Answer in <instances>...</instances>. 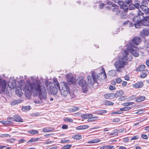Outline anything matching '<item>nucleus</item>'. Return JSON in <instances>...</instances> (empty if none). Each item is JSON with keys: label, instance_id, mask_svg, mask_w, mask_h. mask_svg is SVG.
Masks as SVG:
<instances>
[{"label": "nucleus", "instance_id": "obj_55", "mask_svg": "<svg viewBox=\"0 0 149 149\" xmlns=\"http://www.w3.org/2000/svg\"><path fill=\"white\" fill-rule=\"evenodd\" d=\"M141 137L145 139H148V136L145 134H142L141 135Z\"/></svg>", "mask_w": 149, "mask_h": 149}, {"label": "nucleus", "instance_id": "obj_64", "mask_svg": "<svg viewBox=\"0 0 149 149\" xmlns=\"http://www.w3.org/2000/svg\"><path fill=\"white\" fill-rule=\"evenodd\" d=\"M130 21L129 20H127V21H125L123 23V25H125L127 24L128 25L129 23H130Z\"/></svg>", "mask_w": 149, "mask_h": 149}, {"label": "nucleus", "instance_id": "obj_27", "mask_svg": "<svg viewBox=\"0 0 149 149\" xmlns=\"http://www.w3.org/2000/svg\"><path fill=\"white\" fill-rule=\"evenodd\" d=\"M61 94L64 97H66L70 93V91H61Z\"/></svg>", "mask_w": 149, "mask_h": 149}, {"label": "nucleus", "instance_id": "obj_11", "mask_svg": "<svg viewBox=\"0 0 149 149\" xmlns=\"http://www.w3.org/2000/svg\"><path fill=\"white\" fill-rule=\"evenodd\" d=\"M143 85V83L141 81L138 82L133 85V87L136 88H138L142 87Z\"/></svg>", "mask_w": 149, "mask_h": 149}, {"label": "nucleus", "instance_id": "obj_22", "mask_svg": "<svg viewBox=\"0 0 149 149\" xmlns=\"http://www.w3.org/2000/svg\"><path fill=\"white\" fill-rule=\"evenodd\" d=\"M89 127V126L86 125H85L78 126L77 127L76 129L78 130H84L87 129Z\"/></svg>", "mask_w": 149, "mask_h": 149}, {"label": "nucleus", "instance_id": "obj_7", "mask_svg": "<svg viewBox=\"0 0 149 149\" xmlns=\"http://www.w3.org/2000/svg\"><path fill=\"white\" fill-rule=\"evenodd\" d=\"M118 3L119 5L120 6V8L121 9L123 8L124 12H127L128 10V6L127 5L125 2L119 0L118 1Z\"/></svg>", "mask_w": 149, "mask_h": 149}, {"label": "nucleus", "instance_id": "obj_45", "mask_svg": "<svg viewBox=\"0 0 149 149\" xmlns=\"http://www.w3.org/2000/svg\"><path fill=\"white\" fill-rule=\"evenodd\" d=\"M0 123L3 124H10V123H11L12 122L11 121H4L3 120H1L0 121Z\"/></svg>", "mask_w": 149, "mask_h": 149}, {"label": "nucleus", "instance_id": "obj_33", "mask_svg": "<svg viewBox=\"0 0 149 149\" xmlns=\"http://www.w3.org/2000/svg\"><path fill=\"white\" fill-rule=\"evenodd\" d=\"M72 138L76 140H79L81 139L82 137L81 135L79 134H76L74 135Z\"/></svg>", "mask_w": 149, "mask_h": 149}, {"label": "nucleus", "instance_id": "obj_10", "mask_svg": "<svg viewBox=\"0 0 149 149\" xmlns=\"http://www.w3.org/2000/svg\"><path fill=\"white\" fill-rule=\"evenodd\" d=\"M141 38L139 37H135L133 39L132 41L130 43H132V45H133L134 44L136 45H138L141 42Z\"/></svg>", "mask_w": 149, "mask_h": 149}, {"label": "nucleus", "instance_id": "obj_21", "mask_svg": "<svg viewBox=\"0 0 149 149\" xmlns=\"http://www.w3.org/2000/svg\"><path fill=\"white\" fill-rule=\"evenodd\" d=\"M14 117L15 118V121L18 122H23L22 119L18 115H15Z\"/></svg>", "mask_w": 149, "mask_h": 149}, {"label": "nucleus", "instance_id": "obj_24", "mask_svg": "<svg viewBox=\"0 0 149 149\" xmlns=\"http://www.w3.org/2000/svg\"><path fill=\"white\" fill-rule=\"evenodd\" d=\"M144 18L145 20V21L143 22L144 25H148L149 27V16H147Z\"/></svg>", "mask_w": 149, "mask_h": 149}, {"label": "nucleus", "instance_id": "obj_62", "mask_svg": "<svg viewBox=\"0 0 149 149\" xmlns=\"http://www.w3.org/2000/svg\"><path fill=\"white\" fill-rule=\"evenodd\" d=\"M127 82L126 81H124L123 82L122 84L123 86L125 87L127 85Z\"/></svg>", "mask_w": 149, "mask_h": 149}, {"label": "nucleus", "instance_id": "obj_54", "mask_svg": "<svg viewBox=\"0 0 149 149\" xmlns=\"http://www.w3.org/2000/svg\"><path fill=\"white\" fill-rule=\"evenodd\" d=\"M26 141L24 139H22L18 141L19 143H21Z\"/></svg>", "mask_w": 149, "mask_h": 149}, {"label": "nucleus", "instance_id": "obj_23", "mask_svg": "<svg viewBox=\"0 0 149 149\" xmlns=\"http://www.w3.org/2000/svg\"><path fill=\"white\" fill-rule=\"evenodd\" d=\"M145 66L144 65H141L140 66L138 67L136 69V71H141L143 70L145 68Z\"/></svg>", "mask_w": 149, "mask_h": 149}, {"label": "nucleus", "instance_id": "obj_5", "mask_svg": "<svg viewBox=\"0 0 149 149\" xmlns=\"http://www.w3.org/2000/svg\"><path fill=\"white\" fill-rule=\"evenodd\" d=\"M7 85V82L6 80L3 79L0 75V92L5 91Z\"/></svg>", "mask_w": 149, "mask_h": 149}, {"label": "nucleus", "instance_id": "obj_19", "mask_svg": "<svg viewBox=\"0 0 149 149\" xmlns=\"http://www.w3.org/2000/svg\"><path fill=\"white\" fill-rule=\"evenodd\" d=\"M54 130L53 128L51 127H46L44 128L42 130V132H47L53 131Z\"/></svg>", "mask_w": 149, "mask_h": 149}, {"label": "nucleus", "instance_id": "obj_1", "mask_svg": "<svg viewBox=\"0 0 149 149\" xmlns=\"http://www.w3.org/2000/svg\"><path fill=\"white\" fill-rule=\"evenodd\" d=\"M132 44V43H129L127 45L126 49L124 50L123 53V56L117 60L114 63V66L119 72H121L122 68H124L127 64L128 61H131L132 58L131 56H129V51L132 55L135 57H138L139 55L138 49L133 45Z\"/></svg>", "mask_w": 149, "mask_h": 149}, {"label": "nucleus", "instance_id": "obj_46", "mask_svg": "<svg viewBox=\"0 0 149 149\" xmlns=\"http://www.w3.org/2000/svg\"><path fill=\"white\" fill-rule=\"evenodd\" d=\"M34 102L36 104H40L43 102V101L42 100H41L40 99L39 100L35 99L34 100Z\"/></svg>", "mask_w": 149, "mask_h": 149}, {"label": "nucleus", "instance_id": "obj_41", "mask_svg": "<svg viewBox=\"0 0 149 149\" xmlns=\"http://www.w3.org/2000/svg\"><path fill=\"white\" fill-rule=\"evenodd\" d=\"M71 145H67L63 146L61 149H69L71 147Z\"/></svg>", "mask_w": 149, "mask_h": 149}, {"label": "nucleus", "instance_id": "obj_18", "mask_svg": "<svg viewBox=\"0 0 149 149\" xmlns=\"http://www.w3.org/2000/svg\"><path fill=\"white\" fill-rule=\"evenodd\" d=\"M86 81L83 79H81L78 81V84L81 87L85 86L86 85Z\"/></svg>", "mask_w": 149, "mask_h": 149}, {"label": "nucleus", "instance_id": "obj_6", "mask_svg": "<svg viewBox=\"0 0 149 149\" xmlns=\"http://www.w3.org/2000/svg\"><path fill=\"white\" fill-rule=\"evenodd\" d=\"M96 78L97 80H98L100 81L105 80L107 78V75L104 70L103 72H101L97 74Z\"/></svg>", "mask_w": 149, "mask_h": 149}, {"label": "nucleus", "instance_id": "obj_32", "mask_svg": "<svg viewBox=\"0 0 149 149\" xmlns=\"http://www.w3.org/2000/svg\"><path fill=\"white\" fill-rule=\"evenodd\" d=\"M122 12L120 10H118V11H116V14L118 15H121V18H124L123 17V16H125L126 15V14L125 13L122 14Z\"/></svg>", "mask_w": 149, "mask_h": 149}, {"label": "nucleus", "instance_id": "obj_25", "mask_svg": "<svg viewBox=\"0 0 149 149\" xmlns=\"http://www.w3.org/2000/svg\"><path fill=\"white\" fill-rule=\"evenodd\" d=\"M58 89L57 88L53 87L52 88L50 89V91L52 94L55 95L57 93Z\"/></svg>", "mask_w": 149, "mask_h": 149}, {"label": "nucleus", "instance_id": "obj_9", "mask_svg": "<svg viewBox=\"0 0 149 149\" xmlns=\"http://www.w3.org/2000/svg\"><path fill=\"white\" fill-rule=\"evenodd\" d=\"M60 91H70V88L68 86V84L66 83H63L61 84L60 88L59 90Z\"/></svg>", "mask_w": 149, "mask_h": 149}, {"label": "nucleus", "instance_id": "obj_31", "mask_svg": "<svg viewBox=\"0 0 149 149\" xmlns=\"http://www.w3.org/2000/svg\"><path fill=\"white\" fill-rule=\"evenodd\" d=\"M106 112L107 111L106 110H103L98 111L97 112L95 113L97 114L102 115L103 114L106 113Z\"/></svg>", "mask_w": 149, "mask_h": 149}, {"label": "nucleus", "instance_id": "obj_50", "mask_svg": "<svg viewBox=\"0 0 149 149\" xmlns=\"http://www.w3.org/2000/svg\"><path fill=\"white\" fill-rule=\"evenodd\" d=\"M139 138V136L138 135L134 136L131 138V140H135L138 139Z\"/></svg>", "mask_w": 149, "mask_h": 149}, {"label": "nucleus", "instance_id": "obj_51", "mask_svg": "<svg viewBox=\"0 0 149 149\" xmlns=\"http://www.w3.org/2000/svg\"><path fill=\"white\" fill-rule=\"evenodd\" d=\"M147 76V74L146 73L144 72L142 73L140 75V77L141 78H144Z\"/></svg>", "mask_w": 149, "mask_h": 149}, {"label": "nucleus", "instance_id": "obj_59", "mask_svg": "<svg viewBox=\"0 0 149 149\" xmlns=\"http://www.w3.org/2000/svg\"><path fill=\"white\" fill-rule=\"evenodd\" d=\"M109 89L111 90H115L116 88L112 85H111L109 87Z\"/></svg>", "mask_w": 149, "mask_h": 149}, {"label": "nucleus", "instance_id": "obj_2", "mask_svg": "<svg viewBox=\"0 0 149 149\" xmlns=\"http://www.w3.org/2000/svg\"><path fill=\"white\" fill-rule=\"evenodd\" d=\"M40 83V80H37L33 82V84L30 83L26 85L24 87L23 90L25 93L28 94H31L32 90H33L36 91L39 90V85Z\"/></svg>", "mask_w": 149, "mask_h": 149}, {"label": "nucleus", "instance_id": "obj_20", "mask_svg": "<svg viewBox=\"0 0 149 149\" xmlns=\"http://www.w3.org/2000/svg\"><path fill=\"white\" fill-rule=\"evenodd\" d=\"M113 93H108L104 95V96L106 99H111L114 97Z\"/></svg>", "mask_w": 149, "mask_h": 149}, {"label": "nucleus", "instance_id": "obj_17", "mask_svg": "<svg viewBox=\"0 0 149 149\" xmlns=\"http://www.w3.org/2000/svg\"><path fill=\"white\" fill-rule=\"evenodd\" d=\"M116 71L118 72L116 68V70H111L109 71L108 73V74L112 77H115L116 74Z\"/></svg>", "mask_w": 149, "mask_h": 149}, {"label": "nucleus", "instance_id": "obj_52", "mask_svg": "<svg viewBox=\"0 0 149 149\" xmlns=\"http://www.w3.org/2000/svg\"><path fill=\"white\" fill-rule=\"evenodd\" d=\"M118 134V133L117 132H114L112 133H110L109 134L110 135H113L114 136H117Z\"/></svg>", "mask_w": 149, "mask_h": 149}, {"label": "nucleus", "instance_id": "obj_13", "mask_svg": "<svg viewBox=\"0 0 149 149\" xmlns=\"http://www.w3.org/2000/svg\"><path fill=\"white\" fill-rule=\"evenodd\" d=\"M140 8L146 14H149V8L146 6L141 5V6H140Z\"/></svg>", "mask_w": 149, "mask_h": 149}, {"label": "nucleus", "instance_id": "obj_16", "mask_svg": "<svg viewBox=\"0 0 149 149\" xmlns=\"http://www.w3.org/2000/svg\"><path fill=\"white\" fill-rule=\"evenodd\" d=\"M123 91L121 90L117 91L115 93H113L114 94V97H120L121 95L123 94Z\"/></svg>", "mask_w": 149, "mask_h": 149}, {"label": "nucleus", "instance_id": "obj_61", "mask_svg": "<svg viewBox=\"0 0 149 149\" xmlns=\"http://www.w3.org/2000/svg\"><path fill=\"white\" fill-rule=\"evenodd\" d=\"M116 82L120 83L122 82V80L120 78H118L116 79Z\"/></svg>", "mask_w": 149, "mask_h": 149}, {"label": "nucleus", "instance_id": "obj_60", "mask_svg": "<svg viewBox=\"0 0 149 149\" xmlns=\"http://www.w3.org/2000/svg\"><path fill=\"white\" fill-rule=\"evenodd\" d=\"M17 104H18V103L17 102L16 100H14L11 102V104L12 105H14Z\"/></svg>", "mask_w": 149, "mask_h": 149}, {"label": "nucleus", "instance_id": "obj_53", "mask_svg": "<svg viewBox=\"0 0 149 149\" xmlns=\"http://www.w3.org/2000/svg\"><path fill=\"white\" fill-rule=\"evenodd\" d=\"M120 121V120L118 118H114L112 121L113 122L118 123Z\"/></svg>", "mask_w": 149, "mask_h": 149}, {"label": "nucleus", "instance_id": "obj_42", "mask_svg": "<svg viewBox=\"0 0 149 149\" xmlns=\"http://www.w3.org/2000/svg\"><path fill=\"white\" fill-rule=\"evenodd\" d=\"M134 103L133 102H127L126 103H124L123 104V105L124 106H128L129 105H131L133 104Z\"/></svg>", "mask_w": 149, "mask_h": 149}, {"label": "nucleus", "instance_id": "obj_58", "mask_svg": "<svg viewBox=\"0 0 149 149\" xmlns=\"http://www.w3.org/2000/svg\"><path fill=\"white\" fill-rule=\"evenodd\" d=\"M62 128L63 129H68V127L67 125H63L62 126Z\"/></svg>", "mask_w": 149, "mask_h": 149}, {"label": "nucleus", "instance_id": "obj_15", "mask_svg": "<svg viewBox=\"0 0 149 149\" xmlns=\"http://www.w3.org/2000/svg\"><path fill=\"white\" fill-rule=\"evenodd\" d=\"M141 17L137 15L134 16L133 19V20L135 23H140L141 21L142 20Z\"/></svg>", "mask_w": 149, "mask_h": 149}, {"label": "nucleus", "instance_id": "obj_12", "mask_svg": "<svg viewBox=\"0 0 149 149\" xmlns=\"http://www.w3.org/2000/svg\"><path fill=\"white\" fill-rule=\"evenodd\" d=\"M140 36L141 37H144L145 36L149 35V31L146 29H143L140 32Z\"/></svg>", "mask_w": 149, "mask_h": 149}, {"label": "nucleus", "instance_id": "obj_38", "mask_svg": "<svg viewBox=\"0 0 149 149\" xmlns=\"http://www.w3.org/2000/svg\"><path fill=\"white\" fill-rule=\"evenodd\" d=\"M30 106H24L22 108V110L23 111H27L30 110Z\"/></svg>", "mask_w": 149, "mask_h": 149}, {"label": "nucleus", "instance_id": "obj_49", "mask_svg": "<svg viewBox=\"0 0 149 149\" xmlns=\"http://www.w3.org/2000/svg\"><path fill=\"white\" fill-rule=\"evenodd\" d=\"M54 84L55 86L54 87H56V88H57V89L60 90L61 88V86H60L58 82L55 83Z\"/></svg>", "mask_w": 149, "mask_h": 149}, {"label": "nucleus", "instance_id": "obj_37", "mask_svg": "<svg viewBox=\"0 0 149 149\" xmlns=\"http://www.w3.org/2000/svg\"><path fill=\"white\" fill-rule=\"evenodd\" d=\"M90 116H92V114L91 113L83 114L82 115V118L84 119L88 118Z\"/></svg>", "mask_w": 149, "mask_h": 149}, {"label": "nucleus", "instance_id": "obj_43", "mask_svg": "<svg viewBox=\"0 0 149 149\" xmlns=\"http://www.w3.org/2000/svg\"><path fill=\"white\" fill-rule=\"evenodd\" d=\"M113 103L111 102L108 100H107L105 101V104L107 105H112L113 104Z\"/></svg>", "mask_w": 149, "mask_h": 149}, {"label": "nucleus", "instance_id": "obj_36", "mask_svg": "<svg viewBox=\"0 0 149 149\" xmlns=\"http://www.w3.org/2000/svg\"><path fill=\"white\" fill-rule=\"evenodd\" d=\"M143 14L139 10V12L138 13V14L137 16H139L140 17L141 16L142 17V18H141L143 20V21L145 22V20L144 19V18L145 17H144V16H143Z\"/></svg>", "mask_w": 149, "mask_h": 149}, {"label": "nucleus", "instance_id": "obj_47", "mask_svg": "<svg viewBox=\"0 0 149 149\" xmlns=\"http://www.w3.org/2000/svg\"><path fill=\"white\" fill-rule=\"evenodd\" d=\"M79 109V108L77 107H74L72 108V112L76 111Z\"/></svg>", "mask_w": 149, "mask_h": 149}, {"label": "nucleus", "instance_id": "obj_56", "mask_svg": "<svg viewBox=\"0 0 149 149\" xmlns=\"http://www.w3.org/2000/svg\"><path fill=\"white\" fill-rule=\"evenodd\" d=\"M134 24L136 28H139L140 26V23H134Z\"/></svg>", "mask_w": 149, "mask_h": 149}, {"label": "nucleus", "instance_id": "obj_8", "mask_svg": "<svg viewBox=\"0 0 149 149\" xmlns=\"http://www.w3.org/2000/svg\"><path fill=\"white\" fill-rule=\"evenodd\" d=\"M67 80L69 83L73 84L75 82L76 79L74 78L72 74H67Z\"/></svg>", "mask_w": 149, "mask_h": 149}, {"label": "nucleus", "instance_id": "obj_29", "mask_svg": "<svg viewBox=\"0 0 149 149\" xmlns=\"http://www.w3.org/2000/svg\"><path fill=\"white\" fill-rule=\"evenodd\" d=\"M145 97L144 96H140L136 100V101L137 102H140L143 101L145 100Z\"/></svg>", "mask_w": 149, "mask_h": 149}, {"label": "nucleus", "instance_id": "obj_26", "mask_svg": "<svg viewBox=\"0 0 149 149\" xmlns=\"http://www.w3.org/2000/svg\"><path fill=\"white\" fill-rule=\"evenodd\" d=\"M100 140L98 139H95L93 140L88 141L87 143H96L100 142Z\"/></svg>", "mask_w": 149, "mask_h": 149}, {"label": "nucleus", "instance_id": "obj_28", "mask_svg": "<svg viewBox=\"0 0 149 149\" xmlns=\"http://www.w3.org/2000/svg\"><path fill=\"white\" fill-rule=\"evenodd\" d=\"M38 139H39L38 138L31 139L28 141L27 143L29 144V143H32L36 142L38 141Z\"/></svg>", "mask_w": 149, "mask_h": 149}, {"label": "nucleus", "instance_id": "obj_63", "mask_svg": "<svg viewBox=\"0 0 149 149\" xmlns=\"http://www.w3.org/2000/svg\"><path fill=\"white\" fill-rule=\"evenodd\" d=\"M69 93L72 98H74L75 97V95L73 93L70 92Z\"/></svg>", "mask_w": 149, "mask_h": 149}, {"label": "nucleus", "instance_id": "obj_30", "mask_svg": "<svg viewBox=\"0 0 149 149\" xmlns=\"http://www.w3.org/2000/svg\"><path fill=\"white\" fill-rule=\"evenodd\" d=\"M111 7H114V8L112 9V11L113 12H115L118 10V6L115 4H113L112 5Z\"/></svg>", "mask_w": 149, "mask_h": 149}, {"label": "nucleus", "instance_id": "obj_34", "mask_svg": "<svg viewBox=\"0 0 149 149\" xmlns=\"http://www.w3.org/2000/svg\"><path fill=\"white\" fill-rule=\"evenodd\" d=\"M28 132L31 134H35L38 133V132L36 130H31L29 131Z\"/></svg>", "mask_w": 149, "mask_h": 149}, {"label": "nucleus", "instance_id": "obj_40", "mask_svg": "<svg viewBox=\"0 0 149 149\" xmlns=\"http://www.w3.org/2000/svg\"><path fill=\"white\" fill-rule=\"evenodd\" d=\"M64 120L65 121L69 122H73V120L72 119L69 118H66L64 119Z\"/></svg>", "mask_w": 149, "mask_h": 149}, {"label": "nucleus", "instance_id": "obj_14", "mask_svg": "<svg viewBox=\"0 0 149 149\" xmlns=\"http://www.w3.org/2000/svg\"><path fill=\"white\" fill-rule=\"evenodd\" d=\"M99 117L97 116H93V115L92 114V116H89L87 121L88 122H91L95 121L96 120H99Z\"/></svg>", "mask_w": 149, "mask_h": 149}, {"label": "nucleus", "instance_id": "obj_44", "mask_svg": "<svg viewBox=\"0 0 149 149\" xmlns=\"http://www.w3.org/2000/svg\"><path fill=\"white\" fill-rule=\"evenodd\" d=\"M21 91V90H19L17 88H16L15 90V93L18 96H21V93L20 92Z\"/></svg>", "mask_w": 149, "mask_h": 149}, {"label": "nucleus", "instance_id": "obj_4", "mask_svg": "<svg viewBox=\"0 0 149 149\" xmlns=\"http://www.w3.org/2000/svg\"><path fill=\"white\" fill-rule=\"evenodd\" d=\"M97 73L94 71L93 72L91 76H88L86 78V81L88 85L90 86H93L94 84L97 83L96 78Z\"/></svg>", "mask_w": 149, "mask_h": 149}, {"label": "nucleus", "instance_id": "obj_35", "mask_svg": "<svg viewBox=\"0 0 149 149\" xmlns=\"http://www.w3.org/2000/svg\"><path fill=\"white\" fill-rule=\"evenodd\" d=\"M131 109L130 107H126L120 109L121 111H128Z\"/></svg>", "mask_w": 149, "mask_h": 149}, {"label": "nucleus", "instance_id": "obj_3", "mask_svg": "<svg viewBox=\"0 0 149 149\" xmlns=\"http://www.w3.org/2000/svg\"><path fill=\"white\" fill-rule=\"evenodd\" d=\"M39 90L36 92H38V97L42 101L47 100V93L44 86L41 85L40 83L39 85Z\"/></svg>", "mask_w": 149, "mask_h": 149}, {"label": "nucleus", "instance_id": "obj_57", "mask_svg": "<svg viewBox=\"0 0 149 149\" xmlns=\"http://www.w3.org/2000/svg\"><path fill=\"white\" fill-rule=\"evenodd\" d=\"M12 86H10V85L9 84V86H10V88L11 89H13L14 88L15 86V83H13V84L11 83Z\"/></svg>", "mask_w": 149, "mask_h": 149}, {"label": "nucleus", "instance_id": "obj_48", "mask_svg": "<svg viewBox=\"0 0 149 149\" xmlns=\"http://www.w3.org/2000/svg\"><path fill=\"white\" fill-rule=\"evenodd\" d=\"M113 147V146L111 145L105 146V149H112Z\"/></svg>", "mask_w": 149, "mask_h": 149}, {"label": "nucleus", "instance_id": "obj_39", "mask_svg": "<svg viewBox=\"0 0 149 149\" xmlns=\"http://www.w3.org/2000/svg\"><path fill=\"white\" fill-rule=\"evenodd\" d=\"M15 140L16 139L15 138H11L7 140L6 142L8 143H14V142L15 141Z\"/></svg>", "mask_w": 149, "mask_h": 149}]
</instances>
